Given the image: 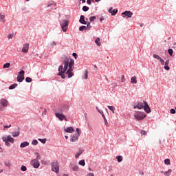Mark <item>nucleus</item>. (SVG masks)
Returning <instances> with one entry per match:
<instances>
[{
    "instance_id": "cd10ccee",
    "label": "nucleus",
    "mask_w": 176,
    "mask_h": 176,
    "mask_svg": "<svg viewBox=\"0 0 176 176\" xmlns=\"http://www.w3.org/2000/svg\"><path fill=\"white\" fill-rule=\"evenodd\" d=\"M11 134H12V137L16 138V137L19 136L20 131L12 132V133H11Z\"/></svg>"
},
{
    "instance_id": "052dcab7",
    "label": "nucleus",
    "mask_w": 176,
    "mask_h": 176,
    "mask_svg": "<svg viewBox=\"0 0 176 176\" xmlns=\"http://www.w3.org/2000/svg\"><path fill=\"white\" fill-rule=\"evenodd\" d=\"M11 126H12V124L4 126V129H3V131H5L6 129H9V128H10Z\"/></svg>"
},
{
    "instance_id": "2eb2a0df",
    "label": "nucleus",
    "mask_w": 176,
    "mask_h": 176,
    "mask_svg": "<svg viewBox=\"0 0 176 176\" xmlns=\"http://www.w3.org/2000/svg\"><path fill=\"white\" fill-rule=\"evenodd\" d=\"M79 136L77 134L73 135L70 139V142H75L78 141Z\"/></svg>"
},
{
    "instance_id": "6e6552de",
    "label": "nucleus",
    "mask_w": 176,
    "mask_h": 176,
    "mask_svg": "<svg viewBox=\"0 0 176 176\" xmlns=\"http://www.w3.org/2000/svg\"><path fill=\"white\" fill-rule=\"evenodd\" d=\"M30 45L29 43H25L23 45V47L21 49V52L23 54H28L29 52Z\"/></svg>"
},
{
    "instance_id": "79ce46f5",
    "label": "nucleus",
    "mask_w": 176,
    "mask_h": 176,
    "mask_svg": "<svg viewBox=\"0 0 176 176\" xmlns=\"http://www.w3.org/2000/svg\"><path fill=\"white\" fill-rule=\"evenodd\" d=\"M21 170L23 171V172L26 171L27 170V167L25 166H24V165H22L21 166Z\"/></svg>"
},
{
    "instance_id": "58836bf2",
    "label": "nucleus",
    "mask_w": 176,
    "mask_h": 176,
    "mask_svg": "<svg viewBox=\"0 0 176 176\" xmlns=\"http://www.w3.org/2000/svg\"><path fill=\"white\" fill-rule=\"evenodd\" d=\"M153 57L155 58V59H157V60H160V59L162 58L159 55L157 54H153Z\"/></svg>"
},
{
    "instance_id": "e2e57ef3",
    "label": "nucleus",
    "mask_w": 176,
    "mask_h": 176,
    "mask_svg": "<svg viewBox=\"0 0 176 176\" xmlns=\"http://www.w3.org/2000/svg\"><path fill=\"white\" fill-rule=\"evenodd\" d=\"M87 3L88 5H91V0H87Z\"/></svg>"
},
{
    "instance_id": "bb28decb",
    "label": "nucleus",
    "mask_w": 176,
    "mask_h": 176,
    "mask_svg": "<svg viewBox=\"0 0 176 176\" xmlns=\"http://www.w3.org/2000/svg\"><path fill=\"white\" fill-rule=\"evenodd\" d=\"M108 109L113 113H115L116 107L113 106H108Z\"/></svg>"
},
{
    "instance_id": "2f4dec72",
    "label": "nucleus",
    "mask_w": 176,
    "mask_h": 176,
    "mask_svg": "<svg viewBox=\"0 0 176 176\" xmlns=\"http://www.w3.org/2000/svg\"><path fill=\"white\" fill-rule=\"evenodd\" d=\"M4 165H6V166L7 167H10L12 166V164L9 160H7L4 162Z\"/></svg>"
},
{
    "instance_id": "49530a36",
    "label": "nucleus",
    "mask_w": 176,
    "mask_h": 176,
    "mask_svg": "<svg viewBox=\"0 0 176 176\" xmlns=\"http://www.w3.org/2000/svg\"><path fill=\"white\" fill-rule=\"evenodd\" d=\"M140 133L142 135H146L147 132L145 130H141Z\"/></svg>"
},
{
    "instance_id": "ddd939ff",
    "label": "nucleus",
    "mask_w": 176,
    "mask_h": 176,
    "mask_svg": "<svg viewBox=\"0 0 176 176\" xmlns=\"http://www.w3.org/2000/svg\"><path fill=\"white\" fill-rule=\"evenodd\" d=\"M85 16L83 15H81L80 16V19H79V23H81L82 25H87V22L85 20Z\"/></svg>"
},
{
    "instance_id": "8fccbe9b",
    "label": "nucleus",
    "mask_w": 176,
    "mask_h": 176,
    "mask_svg": "<svg viewBox=\"0 0 176 176\" xmlns=\"http://www.w3.org/2000/svg\"><path fill=\"white\" fill-rule=\"evenodd\" d=\"M34 154L36 155V160H40L41 159V157L39 155L38 153H35Z\"/></svg>"
},
{
    "instance_id": "5701e85b",
    "label": "nucleus",
    "mask_w": 176,
    "mask_h": 176,
    "mask_svg": "<svg viewBox=\"0 0 176 176\" xmlns=\"http://www.w3.org/2000/svg\"><path fill=\"white\" fill-rule=\"evenodd\" d=\"M1 140H3V142H4V143H6V146L10 147V143L6 140V138H1Z\"/></svg>"
},
{
    "instance_id": "3c124183",
    "label": "nucleus",
    "mask_w": 176,
    "mask_h": 176,
    "mask_svg": "<svg viewBox=\"0 0 176 176\" xmlns=\"http://www.w3.org/2000/svg\"><path fill=\"white\" fill-rule=\"evenodd\" d=\"M87 29L88 30H90L91 28V23L88 22L87 23V27H86Z\"/></svg>"
},
{
    "instance_id": "bf43d9fd",
    "label": "nucleus",
    "mask_w": 176,
    "mask_h": 176,
    "mask_svg": "<svg viewBox=\"0 0 176 176\" xmlns=\"http://www.w3.org/2000/svg\"><path fill=\"white\" fill-rule=\"evenodd\" d=\"M50 46H56V43L55 41H52L50 43Z\"/></svg>"
},
{
    "instance_id": "680f3d73",
    "label": "nucleus",
    "mask_w": 176,
    "mask_h": 176,
    "mask_svg": "<svg viewBox=\"0 0 176 176\" xmlns=\"http://www.w3.org/2000/svg\"><path fill=\"white\" fill-rule=\"evenodd\" d=\"M72 56L74 57L75 60L77 59L78 54H77L76 53H73V54H72Z\"/></svg>"
},
{
    "instance_id": "37998d69",
    "label": "nucleus",
    "mask_w": 176,
    "mask_h": 176,
    "mask_svg": "<svg viewBox=\"0 0 176 176\" xmlns=\"http://www.w3.org/2000/svg\"><path fill=\"white\" fill-rule=\"evenodd\" d=\"M168 52L170 56H173V49H168Z\"/></svg>"
},
{
    "instance_id": "393cba45",
    "label": "nucleus",
    "mask_w": 176,
    "mask_h": 176,
    "mask_svg": "<svg viewBox=\"0 0 176 176\" xmlns=\"http://www.w3.org/2000/svg\"><path fill=\"white\" fill-rule=\"evenodd\" d=\"M68 25H69V22H68V21H66V20H65L63 23L61 24L62 27H65L66 28H68Z\"/></svg>"
},
{
    "instance_id": "dca6fc26",
    "label": "nucleus",
    "mask_w": 176,
    "mask_h": 176,
    "mask_svg": "<svg viewBox=\"0 0 176 176\" xmlns=\"http://www.w3.org/2000/svg\"><path fill=\"white\" fill-rule=\"evenodd\" d=\"M65 131L68 133H72L74 131V129L72 126L67 127Z\"/></svg>"
},
{
    "instance_id": "72a5a7b5",
    "label": "nucleus",
    "mask_w": 176,
    "mask_h": 176,
    "mask_svg": "<svg viewBox=\"0 0 176 176\" xmlns=\"http://www.w3.org/2000/svg\"><path fill=\"white\" fill-rule=\"evenodd\" d=\"M14 36V33H10L8 34V40H12Z\"/></svg>"
},
{
    "instance_id": "603ef678",
    "label": "nucleus",
    "mask_w": 176,
    "mask_h": 176,
    "mask_svg": "<svg viewBox=\"0 0 176 176\" xmlns=\"http://www.w3.org/2000/svg\"><path fill=\"white\" fill-rule=\"evenodd\" d=\"M61 28L63 32H66L67 31V28L65 26H61Z\"/></svg>"
},
{
    "instance_id": "4468645a",
    "label": "nucleus",
    "mask_w": 176,
    "mask_h": 176,
    "mask_svg": "<svg viewBox=\"0 0 176 176\" xmlns=\"http://www.w3.org/2000/svg\"><path fill=\"white\" fill-rule=\"evenodd\" d=\"M109 13L111 14V16H116L118 13V10L113 9L112 8L109 9Z\"/></svg>"
},
{
    "instance_id": "f257e3e1",
    "label": "nucleus",
    "mask_w": 176,
    "mask_h": 176,
    "mask_svg": "<svg viewBox=\"0 0 176 176\" xmlns=\"http://www.w3.org/2000/svg\"><path fill=\"white\" fill-rule=\"evenodd\" d=\"M63 65H59L58 69V72H60L61 74H65L66 72L68 78H72L74 75V74L73 73L74 60H70L69 58H65V59L63 61Z\"/></svg>"
},
{
    "instance_id": "4d7b16f0",
    "label": "nucleus",
    "mask_w": 176,
    "mask_h": 176,
    "mask_svg": "<svg viewBox=\"0 0 176 176\" xmlns=\"http://www.w3.org/2000/svg\"><path fill=\"white\" fill-rule=\"evenodd\" d=\"M121 82H125V76H124V75H122L121 76Z\"/></svg>"
},
{
    "instance_id": "338daca9",
    "label": "nucleus",
    "mask_w": 176,
    "mask_h": 176,
    "mask_svg": "<svg viewBox=\"0 0 176 176\" xmlns=\"http://www.w3.org/2000/svg\"><path fill=\"white\" fill-rule=\"evenodd\" d=\"M46 112H47V110H46V109H44V111H43V114H44V115H46Z\"/></svg>"
},
{
    "instance_id": "f704fd0d",
    "label": "nucleus",
    "mask_w": 176,
    "mask_h": 176,
    "mask_svg": "<svg viewBox=\"0 0 176 176\" xmlns=\"http://www.w3.org/2000/svg\"><path fill=\"white\" fill-rule=\"evenodd\" d=\"M84 79L87 80L88 79V71L85 70L84 72Z\"/></svg>"
},
{
    "instance_id": "aec40b11",
    "label": "nucleus",
    "mask_w": 176,
    "mask_h": 176,
    "mask_svg": "<svg viewBox=\"0 0 176 176\" xmlns=\"http://www.w3.org/2000/svg\"><path fill=\"white\" fill-rule=\"evenodd\" d=\"M6 19H5V14L0 13V23H5Z\"/></svg>"
},
{
    "instance_id": "7ed1b4c3",
    "label": "nucleus",
    "mask_w": 176,
    "mask_h": 176,
    "mask_svg": "<svg viewBox=\"0 0 176 176\" xmlns=\"http://www.w3.org/2000/svg\"><path fill=\"white\" fill-rule=\"evenodd\" d=\"M134 117L137 120L140 121L144 120L146 117V114L145 113L137 111L136 113H135Z\"/></svg>"
},
{
    "instance_id": "a18cd8bd",
    "label": "nucleus",
    "mask_w": 176,
    "mask_h": 176,
    "mask_svg": "<svg viewBox=\"0 0 176 176\" xmlns=\"http://www.w3.org/2000/svg\"><path fill=\"white\" fill-rule=\"evenodd\" d=\"M38 144V142L36 140H33L32 142V144L34 146H36Z\"/></svg>"
},
{
    "instance_id": "a211bd4d",
    "label": "nucleus",
    "mask_w": 176,
    "mask_h": 176,
    "mask_svg": "<svg viewBox=\"0 0 176 176\" xmlns=\"http://www.w3.org/2000/svg\"><path fill=\"white\" fill-rule=\"evenodd\" d=\"M29 145H30V143L28 142H23L21 143L20 148H25L26 146H28Z\"/></svg>"
},
{
    "instance_id": "4be33fe9",
    "label": "nucleus",
    "mask_w": 176,
    "mask_h": 176,
    "mask_svg": "<svg viewBox=\"0 0 176 176\" xmlns=\"http://www.w3.org/2000/svg\"><path fill=\"white\" fill-rule=\"evenodd\" d=\"M172 173H173V170L172 169H168L167 171H165L164 173V175L165 176H170Z\"/></svg>"
},
{
    "instance_id": "0eeeda50",
    "label": "nucleus",
    "mask_w": 176,
    "mask_h": 176,
    "mask_svg": "<svg viewBox=\"0 0 176 176\" xmlns=\"http://www.w3.org/2000/svg\"><path fill=\"white\" fill-rule=\"evenodd\" d=\"M30 164L34 168H38L40 166V162L37 159L32 160Z\"/></svg>"
},
{
    "instance_id": "39448f33",
    "label": "nucleus",
    "mask_w": 176,
    "mask_h": 176,
    "mask_svg": "<svg viewBox=\"0 0 176 176\" xmlns=\"http://www.w3.org/2000/svg\"><path fill=\"white\" fill-rule=\"evenodd\" d=\"M8 107V100L5 98H1L0 100V111H4L5 108Z\"/></svg>"
},
{
    "instance_id": "13d9d810",
    "label": "nucleus",
    "mask_w": 176,
    "mask_h": 176,
    "mask_svg": "<svg viewBox=\"0 0 176 176\" xmlns=\"http://www.w3.org/2000/svg\"><path fill=\"white\" fill-rule=\"evenodd\" d=\"M104 122L105 126H106L107 127H108V126H109V122H108L107 118H104Z\"/></svg>"
},
{
    "instance_id": "9b49d317",
    "label": "nucleus",
    "mask_w": 176,
    "mask_h": 176,
    "mask_svg": "<svg viewBox=\"0 0 176 176\" xmlns=\"http://www.w3.org/2000/svg\"><path fill=\"white\" fill-rule=\"evenodd\" d=\"M133 108H134V109H138L139 110H141V109H144V103H142V102H138L136 104H135L133 106Z\"/></svg>"
},
{
    "instance_id": "6e6d98bb",
    "label": "nucleus",
    "mask_w": 176,
    "mask_h": 176,
    "mask_svg": "<svg viewBox=\"0 0 176 176\" xmlns=\"http://www.w3.org/2000/svg\"><path fill=\"white\" fill-rule=\"evenodd\" d=\"M160 61L162 65H164L165 61H164V60L163 58H161L160 59Z\"/></svg>"
},
{
    "instance_id": "864d4df0",
    "label": "nucleus",
    "mask_w": 176,
    "mask_h": 176,
    "mask_svg": "<svg viewBox=\"0 0 176 176\" xmlns=\"http://www.w3.org/2000/svg\"><path fill=\"white\" fill-rule=\"evenodd\" d=\"M170 112L171 114H175L176 113V111L175 109H170Z\"/></svg>"
},
{
    "instance_id": "69168bd1",
    "label": "nucleus",
    "mask_w": 176,
    "mask_h": 176,
    "mask_svg": "<svg viewBox=\"0 0 176 176\" xmlns=\"http://www.w3.org/2000/svg\"><path fill=\"white\" fill-rule=\"evenodd\" d=\"M88 176H94V174L93 173H89L88 174Z\"/></svg>"
},
{
    "instance_id": "c9c22d12",
    "label": "nucleus",
    "mask_w": 176,
    "mask_h": 176,
    "mask_svg": "<svg viewBox=\"0 0 176 176\" xmlns=\"http://www.w3.org/2000/svg\"><path fill=\"white\" fill-rule=\"evenodd\" d=\"M164 164L166 165H170V160L167 158L164 160Z\"/></svg>"
},
{
    "instance_id": "b1692460",
    "label": "nucleus",
    "mask_w": 176,
    "mask_h": 176,
    "mask_svg": "<svg viewBox=\"0 0 176 176\" xmlns=\"http://www.w3.org/2000/svg\"><path fill=\"white\" fill-rule=\"evenodd\" d=\"M116 159L118 160V162L120 163L123 160V157L122 155H118L116 157Z\"/></svg>"
},
{
    "instance_id": "f8f14e48",
    "label": "nucleus",
    "mask_w": 176,
    "mask_h": 176,
    "mask_svg": "<svg viewBox=\"0 0 176 176\" xmlns=\"http://www.w3.org/2000/svg\"><path fill=\"white\" fill-rule=\"evenodd\" d=\"M3 138H6V141H8L12 144L14 143V139L12 137H11L10 135L3 136Z\"/></svg>"
},
{
    "instance_id": "9d476101",
    "label": "nucleus",
    "mask_w": 176,
    "mask_h": 176,
    "mask_svg": "<svg viewBox=\"0 0 176 176\" xmlns=\"http://www.w3.org/2000/svg\"><path fill=\"white\" fill-rule=\"evenodd\" d=\"M133 13L131 11H124L122 13V16H124L123 18H132Z\"/></svg>"
},
{
    "instance_id": "4c0bfd02",
    "label": "nucleus",
    "mask_w": 176,
    "mask_h": 176,
    "mask_svg": "<svg viewBox=\"0 0 176 176\" xmlns=\"http://www.w3.org/2000/svg\"><path fill=\"white\" fill-rule=\"evenodd\" d=\"M64 73H62L61 71H60L58 74V76H60L62 79H65V74H63Z\"/></svg>"
},
{
    "instance_id": "5fc2aeb1",
    "label": "nucleus",
    "mask_w": 176,
    "mask_h": 176,
    "mask_svg": "<svg viewBox=\"0 0 176 176\" xmlns=\"http://www.w3.org/2000/svg\"><path fill=\"white\" fill-rule=\"evenodd\" d=\"M96 109H97V111H98V113H100V114H102V116L104 115L103 111L99 109L98 107H96Z\"/></svg>"
},
{
    "instance_id": "1a4fd4ad",
    "label": "nucleus",
    "mask_w": 176,
    "mask_h": 176,
    "mask_svg": "<svg viewBox=\"0 0 176 176\" xmlns=\"http://www.w3.org/2000/svg\"><path fill=\"white\" fill-rule=\"evenodd\" d=\"M144 111L146 113H150L151 112V109L149 107L148 104L147 103V102L144 101V107H143Z\"/></svg>"
},
{
    "instance_id": "473e14b6",
    "label": "nucleus",
    "mask_w": 176,
    "mask_h": 176,
    "mask_svg": "<svg viewBox=\"0 0 176 176\" xmlns=\"http://www.w3.org/2000/svg\"><path fill=\"white\" fill-rule=\"evenodd\" d=\"M78 164L82 166H85V160H81L78 162Z\"/></svg>"
},
{
    "instance_id": "774afa93",
    "label": "nucleus",
    "mask_w": 176,
    "mask_h": 176,
    "mask_svg": "<svg viewBox=\"0 0 176 176\" xmlns=\"http://www.w3.org/2000/svg\"><path fill=\"white\" fill-rule=\"evenodd\" d=\"M102 117L103 118L104 121H105L106 117H105L104 114H102Z\"/></svg>"
},
{
    "instance_id": "6ab92c4d",
    "label": "nucleus",
    "mask_w": 176,
    "mask_h": 176,
    "mask_svg": "<svg viewBox=\"0 0 176 176\" xmlns=\"http://www.w3.org/2000/svg\"><path fill=\"white\" fill-rule=\"evenodd\" d=\"M169 65V60H166L165 63H164V69L166 71H169L170 70V67Z\"/></svg>"
},
{
    "instance_id": "a19ab883",
    "label": "nucleus",
    "mask_w": 176,
    "mask_h": 176,
    "mask_svg": "<svg viewBox=\"0 0 176 176\" xmlns=\"http://www.w3.org/2000/svg\"><path fill=\"white\" fill-rule=\"evenodd\" d=\"M32 79L30 77H26L25 78V82H26L30 83V82H32Z\"/></svg>"
},
{
    "instance_id": "a878e982",
    "label": "nucleus",
    "mask_w": 176,
    "mask_h": 176,
    "mask_svg": "<svg viewBox=\"0 0 176 176\" xmlns=\"http://www.w3.org/2000/svg\"><path fill=\"white\" fill-rule=\"evenodd\" d=\"M18 86V84L17 83H14V84H12L10 86L9 89L10 90H12V89H14L17 87Z\"/></svg>"
},
{
    "instance_id": "7c9ffc66",
    "label": "nucleus",
    "mask_w": 176,
    "mask_h": 176,
    "mask_svg": "<svg viewBox=\"0 0 176 176\" xmlns=\"http://www.w3.org/2000/svg\"><path fill=\"white\" fill-rule=\"evenodd\" d=\"M10 63H6L3 65V68H4V69L10 68Z\"/></svg>"
},
{
    "instance_id": "c756f323",
    "label": "nucleus",
    "mask_w": 176,
    "mask_h": 176,
    "mask_svg": "<svg viewBox=\"0 0 176 176\" xmlns=\"http://www.w3.org/2000/svg\"><path fill=\"white\" fill-rule=\"evenodd\" d=\"M79 169V167L76 165H74L72 167V170L74 172H77Z\"/></svg>"
},
{
    "instance_id": "de8ad7c7",
    "label": "nucleus",
    "mask_w": 176,
    "mask_h": 176,
    "mask_svg": "<svg viewBox=\"0 0 176 176\" xmlns=\"http://www.w3.org/2000/svg\"><path fill=\"white\" fill-rule=\"evenodd\" d=\"M96 19V16H91V17L89 18V21L90 22H94Z\"/></svg>"
},
{
    "instance_id": "c03bdc74",
    "label": "nucleus",
    "mask_w": 176,
    "mask_h": 176,
    "mask_svg": "<svg viewBox=\"0 0 176 176\" xmlns=\"http://www.w3.org/2000/svg\"><path fill=\"white\" fill-rule=\"evenodd\" d=\"M89 10V8L86 6L82 7V11L83 12H87Z\"/></svg>"
},
{
    "instance_id": "423d86ee",
    "label": "nucleus",
    "mask_w": 176,
    "mask_h": 176,
    "mask_svg": "<svg viewBox=\"0 0 176 176\" xmlns=\"http://www.w3.org/2000/svg\"><path fill=\"white\" fill-rule=\"evenodd\" d=\"M52 171L56 173L59 172V165L58 162H54L52 163Z\"/></svg>"
},
{
    "instance_id": "e433bc0d",
    "label": "nucleus",
    "mask_w": 176,
    "mask_h": 176,
    "mask_svg": "<svg viewBox=\"0 0 176 176\" xmlns=\"http://www.w3.org/2000/svg\"><path fill=\"white\" fill-rule=\"evenodd\" d=\"M84 30H87V27H86V26L82 25V26H80V27L79 28V31H80V32H82V31H84Z\"/></svg>"
},
{
    "instance_id": "ea45409f",
    "label": "nucleus",
    "mask_w": 176,
    "mask_h": 176,
    "mask_svg": "<svg viewBox=\"0 0 176 176\" xmlns=\"http://www.w3.org/2000/svg\"><path fill=\"white\" fill-rule=\"evenodd\" d=\"M38 140L39 142H41L42 144H45L46 141H47V140L45 138H44V139L38 138Z\"/></svg>"
},
{
    "instance_id": "20e7f679",
    "label": "nucleus",
    "mask_w": 176,
    "mask_h": 176,
    "mask_svg": "<svg viewBox=\"0 0 176 176\" xmlns=\"http://www.w3.org/2000/svg\"><path fill=\"white\" fill-rule=\"evenodd\" d=\"M24 76H25V71L21 70L16 76V81L18 82H22L25 80Z\"/></svg>"
},
{
    "instance_id": "0e129e2a",
    "label": "nucleus",
    "mask_w": 176,
    "mask_h": 176,
    "mask_svg": "<svg viewBox=\"0 0 176 176\" xmlns=\"http://www.w3.org/2000/svg\"><path fill=\"white\" fill-rule=\"evenodd\" d=\"M51 5H54V2H52L49 4H47V8H50V6H51Z\"/></svg>"
},
{
    "instance_id": "c85d7f7f",
    "label": "nucleus",
    "mask_w": 176,
    "mask_h": 176,
    "mask_svg": "<svg viewBox=\"0 0 176 176\" xmlns=\"http://www.w3.org/2000/svg\"><path fill=\"white\" fill-rule=\"evenodd\" d=\"M95 43H96L98 46H100V45H101L100 38H96V39L95 40Z\"/></svg>"
},
{
    "instance_id": "09e8293b",
    "label": "nucleus",
    "mask_w": 176,
    "mask_h": 176,
    "mask_svg": "<svg viewBox=\"0 0 176 176\" xmlns=\"http://www.w3.org/2000/svg\"><path fill=\"white\" fill-rule=\"evenodd\" d=\"M76 133H77V136H80V134H81V131L80 130V129H78V128H76Z\"/></svg>"
},
{
    "instance_id": "f3484780",
    "label": "nucleus",
    "mask_w": 176,
    "mask_h": 176,
    "mask_svg": "<svg viewBox=\"0 0 176 176\" xmlns=\"http://www.w3.org/2000/svg\"><path fill=\"white\" fill-rule=\"evenodd\" d=\"M84 152V149H79L78 152L76 153L75 158L78 159Z\"/></svg>"
},
{
    "instance_id": "412c9836",
    "label": "nucleus",
    "mask_w": 176,
    "mask_h": 176,
    "mask_svg": "<svg viewBox=\"0 0 176 176\" xmlns=\"http://www.w3.org/2000/svg\"><path fill=\"white\" fill-rule=\"evenodd\" d=\"M131 84H135V85H136L138 83V80H137V77L136 76H133L131 78Z\"/></svg>"
},
{
    "instance_id": "f03ea898",
    "label": "nucleus",
    "mask_w": 176,
    "mask_h": 176,
    "mask_svg": "<svg viewBox=\"0 0 176 176\" xmlns=\"http://www.w3.org/2000/svg\"><path fill=\"white\" fill-rule=\"evenodd\" d=\"M55 116L56 117L60 120V121H63L65 120V122H67V119L65 117V115L63 114V111L62 109H60L58 111L55 112Z\"/></svg>"
}]
</instances>
